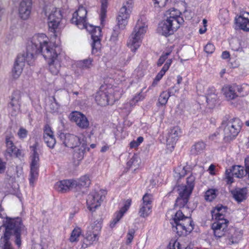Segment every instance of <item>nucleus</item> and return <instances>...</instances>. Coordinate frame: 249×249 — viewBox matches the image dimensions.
I'll return each instance as SVG.
<instances>
[{"label": "nucleus", "mask_w": 249, "mask_h": 249, "mask_svg": "<svg viewBox=\"0 0 249 249\" xmlns=\"http://www.w3.org/2000/svg\"><path fill=\"white\" fill-rule=\"evenodd\" d=\"M56 47H51L49 45V38L44 34L35 35L28 42V61L35 58V56L41 53L46 60H48L50 72L57 75L59 72L61 64L58 58Z\"/></svg>", "instance_id": "obj_1"}, {"label": "nucleus", "mask_w": 249, "mask_h": 249, "mask_svg": "<svg viewBox=\"0 0 249 249\" xmlns=\"http://www.w3.org/2000/svg\"><path fill=\"white\" fill-rule=\"evenodd\" d=\"M1 227L5 228L3 235L0 239V246L2 249H13L9 240L14 237L15 242L18 247L21 245V231L24 228L20 218H12L7 217L3 220Z\"/></svg>", "instance_id": "obj_2"}, {"label": "nucleus", "mask_w": 249, "mask_h": 249, "mask_svg": "<svg viewBox=\"0 0 249 249\" xmlns=\"http://www.w3.org/2000/svg\"><path fill=\"white\" fill-rule=\"evenodd\" d=\"M221 126L223 128L224 140L230 141L236 138L240 132L242 123L239 118H231L229 115H226L222 122Z\"/></svg>", "instance_id": "obj_3"}, {"label": "nucleus", "mask_w": 249, "mask_h": 249, "mask_svg": "<svg viewBox=\"0 0 249 249\" xmlns=\"http://www.w3.org/2000/svg\"><path fill=\"white\" fill-rule=\"evenodd\" d=\"M132 7V0H129L120 9L117 18V25L114 27L111 36V39L113 41L117 40L120 33V30L124 29L127 24V19L131 12Z\"/></svg>", "instance_id": "obj_4"}, {"label": "nucleus", "mask_w": 249, "mask_h": 249, "mask_svg": "<svg viewBox=\"0 0 249 249\" xmlns=\"http://www.w3.org/2000/svg\"><path fill=\"white\" fill-rule=\"evenodd\" d=\"M147 27V25L142 21V18L138 20L127 42V46L132 52H135L140 47L142 38L146 33Z\"/></svg>", "instance_id": "obj_5"}, {"label": "nucleus", "mask_w": 249, "mask_h": 249, "mask_svg": "<svg viewBox=\"0 0 249 249\" xmlns=\"http://www.w3.org/2000/svg\"><path fill=\"white\" fill-rule=\"evenodd\" d=\"M28 55H30V54L28 53L27 45L26 53L18 54L14 63V67L12 71V76L14 79L18 78L20 75L25 66V61H26L29 65L33 64L35 58L29 62V61L27 60L28 59Z\"/></svg>", "instance_id": "obj_6"}, {"label": "nucleus", "mask_w": 249, "mask_h": 249, "mask_svg": "<svg viewBox=\"0 0 249 249\" xmlns=\"http://www.w3.org/2000/svg\"><path fill=\"white\" fill-rule=\"evenodd\" d=\"M186 222L173 223L172 229L174 231L176 232L178 235L186 236L194 229V224L191 218H186Z\"/></svg>", "instance_id": "obj_7"}, {"label": "nucleus", "mask_w": 249, "mask_h": 249, "mask_svg": "<svg viewBox=\"0 0 249 249\" xmlns=\"http://www.w3.org/2000/svg\"><path fill=\"white\" fill-rule=\"evenodd\" d=\"M105 191L100 190L99 192H92L88 195L87 204L88 208L90 211H94L97 207L100 206L101 202L105 198Z\"/></svg>", "instance_id": "obj_8"}, {"label": "nucleus", "mask_w": 249, "mask_h": 249, "mask_svg": "<svg viewBox=\"0 0 249 249\" xmlns=\"http://www.w3.org/2000/svg\"><path fill=\"white\" fill-rule=\"evenodd\" d=\"M179 26L180 25H178L175 20L173 23L169 19H165L161 21L159 24L158 32L162 36H168L173 35L179 28Z\"/></svg>", "instance_id": "obj_9"}, {"label": "nucleus", "mask_w": 249, "mask_h": 249, "mask_svg": "<svg viewBox=\"0 0 249 249\" xmlns=\"http://www.w3.org/2000/svg\"><path fill=\"white\" fill-rule=\"evenodd\" d=\"M87 14L86 9L82 6H80L73 14L71 23L75 24L80 29L87 28Z\"/></svg>", "instance_id": "obj_10"}, {"label": "nucleus", "mask_w": 249, "mask_h": 249, "mask_svg": "<svg viewBox=\"0 0 249 249\" xmlns=\"http://www.w3.org/2000/svg\"><path fill=\"white\" fill-rule=\"evenodd\" d=\"M87 31L91 34V38L92 39V53H94L97 52L98 50L100 48V39L101 29L99 27H94L91 25H88L87 23V28H85Z\"/></svg>", "instance_id": "obj_11"}, {"label": "nucleus", "mask_w": 249, "mask_h": 249, "mask_svg": "<svg viewBox=\"0 0 249 249\" xmlns=\"http://www.w3.org/2000/svg\"><path fill=\"white\" fill-rule=\"evenodd\" d=\"M60 140L66 147L73 148L78 146L83 142V138L70 133H61L59 135Z\"/></svg>", "instance_id": "obj_12"}, {"label": "nucleus", "mask_w": 249, "mask_h": 249, "mask_svg": "<svg viewBox=\"0 0 249 249\" xmlns=\"http://www.w3.org/2000/svg\"><path fill=\"white\" fill-rule=\"evenodd\" d=\"M152 195L146 193L142 197V203L141 205L139 214L141 217H147L152 212Z\"/></svg>", "instance_id": "obj_13"}, {"label": "nucleus", "mask_w": 249, "mask_h": 249, "mask_svg": "<svg viewBox=\"0 0 249 249\" xmlns=\"http://www.w3.org/2000/svg\"><path fill=\"white\" fill-rule=\"evenodd\" d=\"M245 172L243 167L239 165H234L231 168L227 169L225 173L227 183L228 184L232 183L233 182V177L237 178H242Z\"/></svg>", "instance_id": "obj_14"}, {"label": "nucleus", "mask_w": 249, "mask_h": 249, "mask_svg": "<svg viewBox=\"0 0 249 249\" xmlns=\"http://www.w3.org/2000/svg\"><path fill=\"white\" fill-rule=\"evenodd\" d=\"M60 11L55 8H53L51 13L48 16V26L51 31L54 32L60 23L62 18Z\"/></svg>", "instance_id": "obj_15"}, {"label": "nucleus", "mask_w": 249, "mask_h": 249, "mask_svg": "<svg viewBox=\"0 0 249 249\" xmlns=\"http://www.w3.org/2000/svg\"><path fill=\"white\" fill-rule=\"evenodd\" d=\"M32 10V0H22L18 7L19 17L23 20L28 19Z\"/></svg>", "instance_id": "obj_16"}, {"label": "nucleus", "mask_w": 249, "mask_h": 249, "mask_svg": "<svg viewBox=\"0 0 249 249\" xmlns=\"http://www.w3.org/2000/svg\"><path fill=\"white\" fill-rule=\"evenodd\" d=\"M71 120L74 122L80 128L87 129L89 127V123L85 115L75 111L72 112L70 115Z\"/></svg>", "instance_id": "obj_17"}, {"label": "nucleus", "mask_w": 249, "mask_h": 249, "mask_svg": "<svg viewBox=\"0 0 249 249\" xmlns=\"http://www.w3.org/2000/svg\"><path fill=\"white\" fill-rule=\"evenodd\" d=\"M229 221H225L224 222L220 221L214 222L212 226V228L213 231L214 235L217 238H220L223 236H226V229L227 228Z\"/></svg>", "instance_id": "obj_18"}, {"label": "nucleus", "mask_w": 249, "mask_h": 249, "mask_svg": "<svg viewBox=\"0 0 249 249\" xmlns=\"http://www.w3.org/2000/svg\"><path fill=\"white\" fill-rule=\"evenodd\" d=\"M76 187V183L72 180H63L56 182L54 188L58 192L64 193Z\"/></svg>", "instance_id": "obj_19"}, {"label": "nucleus", "mask_w": 249, "mask_h": 249, "mask_svg": "<svg viewBox=\"0 0 249 249\" xmlns=\"http://www.w3.org/2000/svg\"><path fill=\"white\" fill-rule=\"evenodd\" d=\"M179 196L177 198L175 206H178L180 208H183L187 205L190 196L191 194L186 191V189L185 188H178Z\"/></svg>", "instance_id": "obj_20"}, {"label": "nucleus", "mask_w": 249, "mask_h": 249, "mask_svg": "<svg viewBox=\"0 0 249 249\" xmlns=\"http://www.w3.org/2000/svg\"><path fill=\"white\" fill-rule=\"evenodd\" d=\"M21 93L19 91H15L12 96L11 102L8 105V107L13 110L12 113L16 115L20 107Z\"/></svg>", "instance_id": "obj_21"}, {"label": "nucleus", "mask_w": 249, "mask_h": 249, "mask_svg": "<svg viewBox=\"0 0 249 249\" xmlns=\"http://www.w3.org/2000/svg\"><path fill=\"white\" fill-rule=\"evenodd\" d=\"M228 209L227 207L222 205H217L213 210L211 211V214L213 219H214L216 221H220L224 222L225 221H228L225 218V214Z\"/></svg>", "instance_id": "obj_22"}, {"label": "nucleus", "mask_w": 249, "mask_h": 249, "mask_svg": "<svg viewBox=\"0 0 249 249\" xmlns=\"http://www.w3.org/2000/svg\"><path fill=\"white\" fill-rule=\"evenodd\" d=\"M243 233L241 231L236 229L235 228L231 227L226 232L227 237L230 245L238 243L242 237Z\"/></svg>", "instance_id": "obj_23"}, {"label": "nucleus", "mask_w": 249, "mask_h": 249, "mask_svg": "<svg viewBox=\"0 0 249 249\" xmlns=\"http://www.w3.org/2000/svg\"><path fill=\"white\" fill-rule=\"evenodd\" d=\"M180 14L178 10L173 8L166 11L165 15L167 17L166 19H169L173 23L175 20L178 25H180L184 22L183 18L180 16Z\"/></svg>", "instance_id": "obj_24"}, {"label": "nucleus", "mask_w": 249, "mask_h": 249, "mask_svg": "<svg viewBox=\"0 0 249 249\" xmlns=\"http://www.w3.org/2000/svg\"><path fill=\"white\" fill-rule=\"evenodd\" d=\"M44 141L50 148H53L56 143L55 139L50 126L46 125L44 129Z\"/></svg>", "instance_id": "obj_25"}, {"label": "nucleus", "mask_w": 249, "mask_h": 249, "mask_svg": "<svg viewBox=\"0 0 249 249\" xmlns=\"http://www.w3.org/2000/svg\"><path fill=\"white\" fill-rule=\"evenodd\" d=\"M86 139L87 138L83 136V142H81V146L74 151L73 158L78 161L81 160L83 159L85 153L89 150V148L87 147Z\"/></svg>", "instance_id": "obj_26"}, {"label": "nucleus", "mask_w": 249, "mask_h": 249, "mask_svg": "<svg viewBox=\"0 0 249 249\" xmlns=\"http://www.w3.org/2000/svg\"><path fill=\"white\" fill-rule=\"evenodd\" d=\"M234 199L240 203L246 200L247 197V189L246 188H236L231 191Z\"/></svg>", "instance_id": "obj_27"}, {"label": "nucleus", "mask_w": 249, "mask_h": 249, "mask_svg": "<svg viewBox=\"0 0 249 249\" xmlns=\"http://www.w3.org/2000/svg\"><path fill=\"white\" fill-rule=\"evenodd\" d=\"M12 138L8 136L6 137L5 141L7 147L6 152L10 156L15 155L18 157L20 155L21 152L14 145L13 141L11 140Z\"/></svg>", "instance_id": "obj_28"}, {"label": "nucleus", "mask_w": 249, "mask_h": 249, "mask_svg": "<svg viewBox=\"0 0 249 249\" xmlns=\"http://www.w3.org/2000/svg\"><path fill=\"white\" fill-rule=\"evenodd\" d=\"M6 179L7 181L6 187L8 189L7 192L9 194L16 195L18 190V185L16 182L15 177L7 175Z\"/></svg>", "instance_id": "obj_29"}, {"label": "nucleus", "mask_w": 249, "mask_h": 249, "mask_svg": "<svg viewBox=\"0 0 249 249\" xmlns=\"http://www.w3.org/2000/svg\"><path fill=\"white\" fill-rule=\"evenodd\" d=\"M235 22L240 29L249 32V19L248 18L240 16L235 18Z\"/></svg>", "instance_id": "obj_30"}, {"label": "nucleus", "mask_w": 249, "mask_h": 249, "mask_svg": "<svg viewBox=\"0 0 249 249\" xmlns=\"http://www.w3.org/2000/svg\"><path fill=\"white\" fill-rule=\"evenodd\" d=\"M37 146V144L36 143L30 147L32 151V155L30 156L31 160L30 166L39 167V158L36 150Z\"/></svg>", "instance_id": "obj_31"}, {"label": "nucleus", "mask_w": 249, "mask_h": 249, "mask_svg": "<svg viewBox=\"0 0 249 249\" xmlns=\"http://www.w3.org/2000/svg\"><path fill=\"white\" fill-rule=\"evenodd\" d=\"M95 99L96 103L101 106L108 105L107 93L104 91H98L96 94Z\"/></svg>", "instance_id": "obj_32"}, {"label": "nucleus", "mask_w": 249, "mask_h": 249, "mask_svg": "<svg viewBox=\"0 0 249 249\" xmlns=\"http://www.w3.org/2000/svg\"><path fill=\"white\" fill-rule=\"evenodd\" d=\"M97 240L98 234L91 231L90 230H88L82 247L84 248H87L89 245L92 244L93 242Z\"/></svg>", "instance_id": "obj_33"}, {"label": "nucleus", "mask_w": 249, "mask_h": 249, "mask_svg": "<svg viewBox=\"0 0 249 249\" xmlns=\"http://www.w3.org/2000/svg\"><path fill=\"white\" fill-rule=\"evenodd\" d=\"M223 91L227 100H233L238 96H244V95L237 94L232 86L225 87L223 89Z\"/></svg>", "instance_id": "obj_34"}, {"label": "nucleus", "mask_w": 249, "mask_h": 249, "mask_svg": "<svg viewBox=\"0 0 249 249\" xmlns=\"http://www.w3.org/2000/svg\"><path fill=\"white\" fill-rule=\"evenodd\" d=\"M180 132V130L178 127H174L171 129L167 138V142L169 144L173 145L177 141Z\"/></svg>", "instance_id": "obj_35"}, {"label": "nucleus", "mask_w": 249, "mask_h": 249, "mask_svg": "<svg viewBox=\"0 0 249 249\" xmlns=\"http://www.w3.org/2000/svg\"><path fill=\"white\" fill-rule=\"evenodd\" d=\"M206 146V143L203 141H198L196 142L191 147V154L195 155L201 154L205 149Z\"/></svg>", "instance_id": "obj_36"}, {"label": "nucleus", "mask_w": 249, "mask_h": 249, "mask_svg": "<svg viewBox=\"0 0 249 249\" xmlns=\"http://www.w3.org/2000/svg\"><path fill=\"white\" fill-rule=\"evenodd\" d=\"M217 98L215 90L213 88L209 89L207 93L206 101L210 107H213L215 106Z\"/></svg>", "instance_id": "obj_37"}, {"label": "nucleus", "mask_w": 249, "mask_h": 249, "mask_svg": "<svg viewBox=\"0 0 249 249\" xmlns=\"http://www.w3.org/2000/svg\"><path fill=\"white\" fill-rule=\"evenodd\" d=\"M195 177L191 174L186 179L187 185H182L178 187V188H185L187 192L191 194L194 189L195 184Z\"/></svg>", "instance_id": "obj_38"}, {"label": "nucleus", "mask_w": 249, "mask_h": 249, "mask_svg": "<svg viewBox=\"0 0 249 249\" xmlns=\"http://www.w3.org/2000/svg\"><path fill=\"white\" fill-rule=\"evenodd\" d=\"M39 167L30 166V184L34 186V183L37 180L38 177V171Z\"/></svg>", "instance_id": "obj_39"}, {"label": "nucleus", "mask_w": 249, "mask_h": 249, "mask_svg": "<svg viewBox=\"0 0 249 249\" xmlns=\"http://www.w3.org/2000/svg\"><path fill=\"white\" fill-rule=\"evenodd\" d=\"M76 183V187H87L90 184V181L89 177L87 176H84L81 177L78 180H73Z\"/></svg>", "instance_id": "obj_40"}, {"label": "nucleus", "mask_w": 249, "mask_h": 249, "mask_svg": "<svg viewBox=\"0 0 249 249\" xmlns=\"http://www.w3.org/2000/svg\"><path fill=\"white\" fill-rule=\"evenodd\" d=\"M102 220L101 218L97 219L93 223H92L89 230H90L91 231L98 234L99 232L100 231L102 228Z\"/></svg>", "instance_id": "obj_41"}, {"label": "nucleus", "mask_w": 249, "mask_h": 249, "mask_svg": "<svg viewBox=\"0 0 249 249\" xmlns=\"http://www.w3.org/2000/svg\"><path fill=\"white\" fill-rule=\"evenodd\" d=\"M187 246L181 244L178 240L172 239L169 244V249H187Z\"/></svg>", "instance_id": "obj_42"}, {"label": "nucleus", "mask_w": 249, "mask_h": 249, "mask_svg": "<svg viewBox=\"0 0 249 249\" xmlns=\"http://www.w3.org/2000/svg\"><path fill=\"white\" fill-rule=\"evenodd\" d=\"M93 60L91 58L85 59L79 61L77 62V66L82 69H88L92 66Z\"/></svg>", "instance_id": "obj_43"}, {"label": "nucleus", "mask_w": 249, "mask_h": 249, "mask_svg": "<svg viewBox=\"0 0 249 249\" xmlns=\"http://www.w3.org/2000/svg\"><path fill=\"white\" fill-rule=\"evenodd\" d=\"M186 218H190L185 216L181 210L177 211L173 219V223L186 222Z\"/></svg>", "instance_id": "obj_44"}, {"label": "nucleus", "mask_w": 249, "mask_h": 249, "mask_svg": "<svg viewBox=\"0 0 249 249\" xmlns=\"http://www.w3.org/2000/svg\"><path fill=\"white\" fill-rule=\"evenodd\" d=\"M101 21L102 22L106 17L107 8V0H101Z\"/></svg>", "instance_id": "obj_45"}, {"label": "nucleus", "mask_w": 249, "mask_h": 249, "mask_svg": "<svg viewBox=\"0 0 249 249\" xmlns=\"http://www.w3.org/2000/svg\"><path fill=\"white\" fill-rule=\"evenodd\" d=\"M170 96H171L167 91L162 92L159 98V103L161 106L165 105Z\"/></svg>", "instance_id": "obj_46"}, {"label": "nucleus", "mask_w": 249, "mask_h": 249, "mask_svg": "<svg viewBox=\"0 0 249 249\" xmlns=\"http://www.w3.org/2000/svg\"><path fill=\"white\" fill-rule=\"evenodd\" d=\"M81 233V230L79 228H76L72 231L70 238V241L71 242H74L77 241V238L80 236Z\"/></svg>", "instance_id": "obj_47"}, {"label": "nucleus", "mask_w": 249, "mask_h": 249, "mask_svg": "<svg viewBox=\"0 0 249 249\" xmlns=\"http://www.w3.org/2000/svg\"><path fill=\"white\" fill-rule=\"evenodd\" d=\"M175 171V177L181 178L185 176L187 173V171L185 169V167L179 166L176 168Z\"/></svg>", "instance_id": "obj_48"}, {"label": "nucleus", "mask_w": 249, "mask_h": 249, "mask_svg": "<svg viewBox=\"0 0 249 249\" xmlns=\"http://www.w3.org/2000/svg\"><path fill=\"white\" fill-rule=\"evenodd\" d=\"M215 190L214 189H209L207 191L205 195V199L207 201H212L216 196Z\"/></svg>", "instance_id": "obj_49"}, {"label": "nucleus", "mask_w": 249, "mask_h": 249, "mask_svg": "<svg viewBox=\"0 0 249 249\" xmlns=\"http://www.w3.org/2000/svg\"><path fill=\"white\" fill-rule=\"evenodd\" d=\"M122 213L120 212H117L115 214V218L110 222V227L111 228H114L116 224L120 221V220L123 216Z\"/></svg>", "instance_id": "obj_50"}, {"label": "nucleus", "mask_w": 249, "mask_h": 249, "mask_svg": "<svg viewBox=\"0 0 249 249\" xmlns=\"http://www.w3.org/2000/svg\"><path fill=\"white\" fill-rule=\"evenodd\" d=\"M230 45L232 50L234 51H241L242 50L240 47V42L239 40H232L230 43Z\"/></svg>", "instance_id": "obj_51"}, {"label": "nucleus", "mask_w": 249, "mask_h": 249, "mask_svg": "<svg viewBox=\"0 0 249 249\" xmlns=\"http://www.w3.org/2000/svg\"><path fill=\"white\" fill-rule=\"evenodd\" d=\"M135 232V231L134 229H129L127 233L126 244H129L131 243L134 238Z\"/></svg>", "instance_id": "obj_52"}, {"label": "nucleus", "mask_w": 249, "mask_h": 249, "mask_svg": "<svg viewBox=\"0 0 249 249\" xmlns=\"http://www.w3.org/2000/svg\"><path fill=\"white\" fill-rule=\"evenodd\" d=\"M214 50V45L211 43H208L204 47V51L207 53H212Z\"/></svg>", "instance_id": "obj_53"}, {"label": "nucleus", "mask_w": 249, "mask_h": 249, "mask_svg": "<svg viewBox=\"0 0 249 249\" xmlns=\"http://www.w3.org/2000/svg\"><path fill=\"white\" fill-rule=\"evenodd\" d=\"M131 203V200L127 199L126 201L125 204H124V206L123 208H122L121 209L119 212H120L121 213H122V214L124 215V213L127 211V210L129 208Z\"/></svg>", "instance_id": "obj_54"}, {"label": "nucleus", "mask_w": 249, "mask_h": 249, "mask_svg": "<svg viewBox=\"0 0 249 249\" xmlns=\"http://www.w3.org/2000/svg\"><path fill=\"white\" fill-rule=\"evenodd\" d=\"M170 54V53H166L164 54H162L160 58L159 59L157 65L159 66H161L166 59L167 58L168 55Z\"/></svg>", "instance_id": "obj_55"}, {"label": "nucleus", "mask_w": 249, "mask_h": 249, "mask_svg": "<svg viewBox=\"0 0 249 249\" xmlns=\"http://www.w3.org/2000/svg\"><path fill=\"white\" fill-rule=\"evenodd\" d=\"M107 99L108 101V105H112L116 101L118 100V98H115L114 95L111 93H107Z\"/></svg>", "instance_id": "obj_56"}, {"label": "nucleus", "mask_w": 249, "mask_h": 249, "mask_svg": "<svg viewBox=\"0 0 249 249\" xmlns=\"http://www.w3.org/2000/svg\"><path fill=\"white\" fill-rule=\"evenodd\" d=\"M28 131L24 128H20L18 132V135L20 138H24L27 136Z\"/></svg>", "instance_id": "obj_57"}, {"label": "nucleus", "mask_w": 249, "mask_h": 249, "mask_svg": "<svg viewBox=\"0 0 249 249\" xmlns=\"http://www.w3.org/2000/svg\"><path fill=\"white\" fill-rule=\"evenodd\" d=\"M179 90V88L177 86H174L168 89V91H167V93L170 96L174 95L176 92H178Z\"/></svg>", "instance_id": "obj_58"}, {"label": "nucleus", "mask_w": 249, "mask_h": 249, "mask_svg": "<svg viewBox=\"0 0 249 249\" xmlns=\"http://www.w3.org/2000/svg\"><path fill=\"white\" fill-rule=\"evenodd\" d=\"M136 159H137V158L135 156H133L129 160L127 161V166H128L129 168L131 167L133 165H134L135 166H136L135 165V164L136 162H137V161H136Z\"/></svg>", "instance_id": "obj_59"}, {"label": "nucleus", "mask_w": 249, "mask_h": 249, "mask_svg": "<svg viewBox=\"0 0 249 249\" xmlns=\"http://www.w3.org/2000/svg\"><path fill=\"white\" fill-rule=\"evenodd\" d=\"M155 4H157L159 7H164L168 0H154Z\"/></svg>", "instance_id": "obj_60"}, {"label": "nucleus", "mask_w": 249, "mask_h": 249, "mask_svg": "<svg viewBox=\"0 0 249 249\" xmlns=\"http://www.w3.org/2000/svg\"><path fill=\"white\" fill-rule=\"evenodd\" d=\"M143 99V97L141 94V93H139L137 95L135 96L131 100V104H132L133 103L135 104L136 102H138L139 101Z\"/></svg>", "instance_id": "obj_61"}, {"label": "nucleus", "mask_w": 249, "mask_h": 249, "mask_svg": "<svg viewBox=\"0 0 249 249\" xmlns=\"http://www.w3.org/2000/svg\"><path fill=\"white\" fill-rule=\"evenodd\" d=\"M6 162L2 161L0 158V173H3L6 169Z\"/></svg>", "instance_id": "obj_62"}, {"label": "nucleus", "mask_w": 249, "mask_h": 249, "mask_svg": "<svg viewBox=\"0 0 249 249\" xmlns=\"http://www.w3.org/2000/svg\"><path fill=\"white\" fill-rule=\"evenodd\" d=\"M245 172L248 173L249 172V158H247L245 160Z\"/></svg>", "instance_id": "obj_63"}, {"label": "nucleus", "mask_w": 249, "mask_h": 249, "mask_svg": "<svg viewBox=\"0 0 249 249\" xmlns=\"http://www.w3.org/2000/svg\"><path fill=\"white\" fill-rule=\"evenodd\" d=\"M230 54L229 52L228 51H224L222 53L221 57L223 59H228L230 57Z\"/></svg>", "instance_id": "obj_64"}]
</instances>
